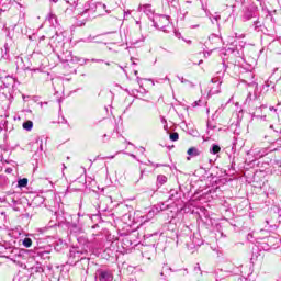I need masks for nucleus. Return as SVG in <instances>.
Listing matches in <instances>:
<instances>
[{"label":"nucleus","instance_id":"nucleus-1","mask_svg":"<svg viewBox=\"0 0 281 281\" xmlns=\"http://www.w3.org/2000/svg\"><path fill=\"white\" fill-rule=\"evenodd\" d=\"M154 27L162 32H170V18L167 15L155 14L151 19Z\"/></svg>","mask_w":281,"mask_h":281},{"label":"nucleus","instance_id":"nucleus-2","mask_svg":"<svg viewBox=\"0 0 281 281\" xmlns=\"http://www.w3.org/2000/svg\"><path fill=\"white\" fill-rule=\"evenodd\" d=\"M95 281H113V272L111 270L98 269L95 271Z\"/></svg>","mask_w":281,"mask_h":281},{"label":"nucleus","instance_id":"nucleus-3","mask_svg":"<svg viewBox=\"0 0 281 281\" xmlns=\"http://www.w3.org/2000/svg\"><path fill=\"white\" fill-rule=\"evenodd\" d=\"M24 269H27L31 274L43 273V271H44L43 265H41L40 262H34L33 266L30 265V262H27V265L24 267Z\"/></svg>","mask_w":281,"mask_h":281},{"label":"nucleus","instance_id":"nucleus-4","mask_svg":"<svg viewBox=\"0 0 281 281\" xmlns=\"http://www.w3.org/2000/svg\"><path fill=\"white\" fill-rule=\"evenodd\" d=\"M138 12H144L147 16H155L153 7L150 4H140L138 7Z\"/></svg>","mask_w":281,"mask_h":281},{"label":"nucleus","instance_id":"nucleus-5","mask_svg":"<svg viewBox=\"0 0 281 281\" xmlns=\"http://www.w3.org/2000/svg\"><path fill=\"white\" fill-rule=\"evenodd\" d=\"M168 183V177L164 176V175H158L157 176V180H156V186L158 188H161V186Z\"/></svg>","mask_w":281,"mask_h":281},{"label":"nucleus","instance_id":"nucleus-6","mask_svg":"<svg viewBox=\"0 0 281 281\" xmlns=\"http://www.w3.org/2000/svg\"><path fill=\"white\" fill-rule=\"evenodd\" d=\"M93 11L89 8V4L85 5V10L82 12L79 13V19L80 16H85L86 21L87 19H89V15L92 13Z\"/></svg>","mask_w":281,"mask_h":281},{"label":"nucleus","instance_id":"nucleus-7","mask_svg":"<svg viewBox=\"0 0 281 281\" xmlns=\"http://www.w3.org/2000/svg\"><path fill=\"white\" fill-rule=\"evenodd\" d=\"M187 155H189V157H199V155H201V150L196 147H191L187 150Z\"/></svg>","mask_w":281,"mask_h":281},{"label":"nucleus","instance_id":"nucleus-8","mask_svg":"<svg viewBox=\"0 0 281 281\" xmlns=\"http://www.w3.org/2000/svg\"><path fill=\"white\" fill-rule=\"evenodd\" d=\"M178 199H179V193L175 190H171L167 203H170V201H177Z\"/></svg>","mask_w":281,"mask_h":281},{"label":"nucleus","instance_id":"nucleus-9","mask_svg":"<svg viewBox=\"0 0 281 281\" xmlns=\"http://www.w3.org/2000/svg\"><path fill=\"white\" fill-rule=\"evenodd\" d=\"M22 126L24 131H32V128H34V123L32 121H26Z\"/></svg>","mask_w":281,"mask_h":281},{"label":"nucleus","instance_id":"nucleus-10","mask_svg":"<svg viewBox=\"0 0 281 281\" xmlns=\"http://www.w3.org/2000/svg\"><path fill=\"white\" fill-rule=\"evenodd\" d=\"M210 153L211 155H218V153H221V146L218 145H212V147L210 148Z\"/></svg>","mask_w":281,"mask_h":281},{"label":"nucleus","instance_id":"nucleus-11","mask_svg":"<svg viewBox=\"0 0 281 281\" xmlns=\"http://www.w3.org/2000/svg\"><path fill=\"white\" fill-rule=\"evenodd\" d=\"M258 97L255 94H251V92L248 93L246 100H245V104H251V102H254V100H256Z\"/></svg>","mask_w":281,"mask_h":281},{"label":"nucleus","instance_id":"nucleus-12","mask_svg":"<svg viewBox=\"0 0 281 281\" xmlns=\"http://www.w3.org/2000/svg\"><path fill=\"white\" fill-rule=\"evenodd\" d=\"M27 178L20 179L18 181V188H27Z\"/></svg>","mask_w":281,"mask_h":281},{"label":"nucleus","instance_id":"nucleus-13","mask_svg":"<svg viewBox=\"0 0 281 281\" xmlns=\"http://www.w3.org/2000/svg\"><path fill=\"white\" fill-rule=\"evenodd\" d=\"M158 207L161 212H164L170 207V204H168V202H164V203L158 204Z\"/></svg>","mask_w":281,"mask_h":281},{"label":"nucleus","instance_id":"nucleus-14","mask_svg":"<svg viewBox=\"0 0 281 281\" xmlns=\"http://www.w3.org/2000/svg\"><path fill=\"white\" fill-rule=\"evenodd\" d=\"M48 21L52 23V25H54V23H58V21L56 19V14H54V13L48 14Z\"/></svg>","mask_w":281,"mask_h":281},{"label":"nucleus","instance_id":"nucleus-15","mask_svg":"<svg viewBox=\"0 0 281 281\" xmlns=\"http://www.w3.org/2000/svg\"><path fill=\"white\" fill-rule=\"evenodd\" d=\"M22 245L23 247L30 248L32 247V240L30 238H24Z\"/></svg>","mask_w":281,"mask_h":281},{"label":"nucleus","instance_id":"nucleus-16","mask_svg":"<svg viewBox=\"0 0 281 281\" xmlns=\"http://www.w3.org/2000/svg\"><path fill=\"white\" fill-rule=\"evenodd\" d=\"M169 138H170L171 142L179 140V133H177V132L171 133Z\"/></svg>","mask_w":281,"mask_h":281},{"label":"nucleus","instance_id":"nucleus-17","mask_svg":"<svg viewBox=\"0 0 281 281\" xmlns=\"http://www.w3.org/2000/svg\"><path fill=\"white\" fill-rule=\"evenodd\" d=\"M254 16V14L251 13V11H247L246 13H245V15H244V19L246 20V21H249V19H251Z\"/></svg>","mask_w":281,"mask_h":281},{"label":"nucleus","instance_id":"nucleus-18","mask_svg":"<svg viewBox=\"0 0 281 281\" xmlns=\"http://www.w3.org/2000/svg\"><path fill=\"white\" fill-rule=\"evenodd\" d=\"M95 37H92V36H89V37H87L85 41H83V43H93V40H94Z\"/></svg>","mask_w":281,"mask_h":281},{"label":"nucleus","instance_id":"nucleus-19","mask_svg":"<svg viewBox=\"0 0 281 281\" xmlns=\"http://www.w3.org/2000/svg\"><path fill=\"white\" fill-rule=\"evenodd\" d=\"M178 80H180V82L183 85L186 82H189L188 79H184L183 77H179L178 76Z\"/></svg>","mask_w":281,"mask_h":281},{"label":"nucleus","instance_id":"nucleus-20","mask_svg":"<svg viewBox=\"0 0 281 281\" xmlns=\"http://www.w3.org/2000/svg\"><path fill=\"white\" fill-rule=\"evenodd\" d=\"M194 271L201 273V266H199V263H198L196 267L194 268Z\"/></svg>","mask_w":281,"mask_h":281},{"label":"nucleus","instance_id":"nucleus-21","mask_svg":"<svg viewBox=\"0 0 281 281\" xmlns=\"http://www.w3.org/2000/svg\"><path fill=\"white\" fill-rule=\"evenodd\" d=\"M207 128L214 130L216 126L212 125L211 123H207Z\"/></svg>","mask_w":281,"mask_h":281},{"label":"nucleus","instance_id":"nucleus-22","mask_svg":"<svg viewBox=\"0 0 281 281\" xmlns=\"http://www.w3.org/2000/svg\"><path fill=\"white\" fill-rule=\"evenodd\" d=\"M91 63H103L102 59H91Z\"/></svg>","mask_w":281,"mask_h":281},{"label":"nucleus","instance_id":"nucleus-23","mask_svg":"<svg viewBox=\"0 0 281 281\" xmlns=\"http://www.w3.org/2000/svg\"><path fill=\"white\" fill-rule=\"evenodd\" d=\"M213 19H214L215 21H221V15H215V16H213Z\"/></svg>","mask_w":281,"mask_h":281},{"label":"nucleus","instance_id":"nucleus-24","mask_svg":"<svg viewBox=\"0 0 281 281\" xmlns=\"http://www.w3.org/2000/svg\"><path fill=\"white\" fill-rule=\"evenodd\" d=\"M269 109H270V111H274V113L278 112V109H274L273 106H270Z\"/></svg>","mask_w":281,"mask_h":281},{"label":"nucleus","instance_id":"nucleus-25","mask_svg":"<svg viewBox=\"0 0 281 281\" xmlns=\"http://www.w3.org/2000/svg\"><path fill=\"white\" fill-rule=\"evenodd\" d=\"M5 172H8V173L10 175V172H12V168H8V169L5 170Z\"/></svg>","mask_w":281,"mask_h":281},{"label":"nucleus","instance_id":"nucleus-26","mask_svg":"<svg viewBox=\"0 0 281 281\" xmlns=\"http://www.w3.org/2000/svg\"><path fill=\"white\" fill-rule=\"evenodd\" d=\"M128 14H131V12H128V11L124 12V16H128Z\"/></svg>","mask_w":281,"mask_h":281},{"label":"nucleus","instance_id":"nucleus-27","mask_svg":"<svg viewBox=\"0 0 281 281\" xmlns=\"http://www.w3.org/2000/svg\"><path fill=\"white\" fill-rule=\"evenodd\" d=\"M267 109V105L259 106V110Z\"/></svg>","mask_w":281,"mask_h":281},{"label":"nucleus","instance_id":"nucleus-28","mask_svg":"<svg viewBox=\"0 0 281 281\" xmlns=\"http://www.w3.org/2000/svg\"><path fill=\"white\" fill-rule=\"evenodd\" d=\"M105 138H106V134H104V135L102 136L103 142H106V140H104Z\"/></svg>","mask_w":281,"mask_h":281},{"label":"nucleus","instance_id":"nucleus-29","mask_svg":"<svg viewBox=\"0 0 281 281\" xmlns=\"http://www.w3.org/2000/svg\"><path fill=\"white\" fill-rule=\"evenodd\" d=\"M211 82H217V80L216 79H211Z\"/></svg>","mask_w":281,"mask_h":281},{"label":"nucleus","instance_id":"nucleus-30","mask_svg":"<svg viewBox=\"0 0 281 281\" xmlns=\"http://www.w3.org/2000/svg\"><path fill=\"white\" fill-rule=\"evenodd\" d=\"M135 93H138V91L137 90H133V94L135 95Z\"/></svg>","mask_w":281,"mask_h":281},{"label":"nucleus","instance_id":"nucleus-31","mask_svg":"<svg viewBox=\"0 0 281 281\" xmlns=\"http://www.w3.org/2000/svg\"><path fill=\"white\" fill-rule=\"evenodd\" d=\"M143 176H144V171L140 172V179H142Z\"/></svg>","mask_w":281,"mask_h":281},{"label":"nucleus","instance_id":"nucleus-32","mask_svg":"<svg viewBox=\"0 0 281 281\" xmlns=\"http://www.w3.org/2000/svg\"><path fill=\"white\" fill-rule=\"evenodd\" d=\"M194 104H195V106H199V102H196V101H195V103H194Z\"/></svg>","mask_w":281,"mask_h":281},{"label":"nucleus","instance_id":"nucleus-33","mask_svg":"<svg viewBox=\"0 0 281 281\" xmlns=\"http://www.w3.org/2000/svg\"><path fill=\"white\" fill-rule=\"evenodd\" d=\"M135 76H137V70L134 71Z\"/></svg>","mask_w":281,"mask_h":281},{"label":"nucleus","instance_id":"nucleus-34","mask_svg":"<svg viewBox=\"0 0 281 281\" xmlns=\"http://www.w3.org/2000/svg\"><path fill=\"white\" fill-rule=\"evenodd\" d=\"M131 157H133L135 159V155L132 154Z\"/></svg>","mask_w":281,"mask_h":281},{"label":"nucleus","instance_id":"nucleus-35","mask_svg":"<svg viewBox=\"0 0 281 281\" xmlns=\"http://www.w3.org/2000/svg\"><path fill=\"white\" fill-rule=\"evenodd\" d=\"M115 156H111L110 159H113Z\"/></svg>","mask_w":281,"mask_h":281},{"label":"nucleus","instance_id":"nucleus-36","mask_svg":"<svg viewBox=\"0 0 281 281\" xmlns=\"http://www.w3.org/2000/svg\"><path fill=\"white\" fill-rule=\"evenodd\" d=\"M266 224L269 225V221H266Z\"/></svg>","mask_w":281,"mask_h":281},{"label":"nucleus","instance_id":"nucleus-37","mask_svg":"<svg viewBox=\"0 0 281 281\" xmlns=\"http://www.w3.org/2000/svg\"><path fill=\"white\" fill-rule=\"evenodd\" d=\"M201 63H203V60L199 61V65H201Z\"/></svg>","mask_w":281,"mask_h":281},{"label":"nucleus","instance_id":"nucleus-38","mask_svg":"<svg viewBox=\"0 0 281 281\" xmlns=\"http://www.w3.org/2000/svg\"><path fill=\"white\" fill-rule=\"evenodd\" d=\"M201 63H203V60L199 61V65H201Z\"/></svg>","mask_w":281,"mask_h":281},{"label":"nucleus","instance_id":"nucleus-39","mask_svg":"<svg viewBox=\"0 0 281 281\" xmlns=\"http://www.w3.org/2000/svg\"><path fill=\"white\" fill-rule=\"evenodd\" d=\"M80 25H85V22H82Z\"/></svg>","mask_w":281,"mask_h":281},{"label":"nucleus","instance_id":"nucleus-40","mask_svg":"<svg viewBox=\"0 0 281 281\" xmlns=\"http://www.w3.org/2000/svg\"><path fill=\"white\" fill-rule=\"evenodd\" d=\"M280 104H281V103L279 102L277 106H280Z\"/></svg>","mask_w":281,"mask_h":281},{"label":"nucleus","instance_id":"nucleus-41","mask_svg":"<svg viewBox=\"0 0 281 281\" xmlns=\"http://www.w3.org/2000/svg\"><path fill=\"white\" fill-rule=\"evenodd\" d=\"M165 128H168V125H165Z\"/></svg>","mask_w":281,"mask_h":281},{"label":"nucleus","instance_id":"nucleus-42","mask_svg":"<svg viewBox=\"0 0 281 281\" xmlns=\"http://www.w3.org/2000/svg\"><path fill=\"white\" fill-rule=\"evenodd\" d=\"M142 150H143V153H144V150H145L144 147H142Z\"/></svg>","mask_w":281,"mask_h":281},{"label":"nucleus","instance_id":"nucleus-43","mask_svg":"<svg viewBox=\"0 0 281 281\" xmlns=\"http://www.w3.org/2000/svg\"><path fill=\"white\" fill-rule=\"evenodd\" d=\"M160 276H164V272H160Z\"/></svg>","mask_w":281,"mask_h":281},{"label":"nucleus","instance_id":"nucleus-44","mask_svg":"<svg viewBox=\"0 0 281 281\" xmlns=\"http://www.w3.org/2000/svg\"><path fill=\"white\" fill-rule=\"evenodd\" d=\"M270 128H273V125H271Z\"/></svg>","mask_w":281,"mask_h":281},{"label":"nucleus","instance_id":"nucleus-45","mask_svg":"<svg viewBox=\"0 0 281 281\" xmlns=\"http://www.w3.org/2000/svg\"><path fill=\"white\" fill-rule=\"evenodd\" d=\"M56 3V0H53Z\"/></svg>","mask_w":281,"mask_h":281}]
</instances>
